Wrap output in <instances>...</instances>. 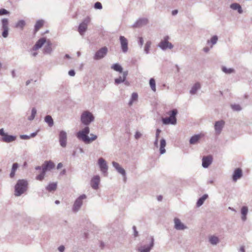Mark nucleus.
I'll use <instances>...</instances> for the list:
<instances>
[{
  "mask_svg": "<svg viewBox=\"0 0 252 252\" xmlns=\"http://www.w3.org/2000/svg\"><path fill=\"white\" fill-rule=\"evenodd\" d=\"M150 240V244L149 245H143L140 246L138 250L139 252H150L151 250L154 245V238L153 236H150L149 238Z\"/></svg>",
  "mask_w": 252,
  "mask_h": 252,
  "instance_id": "9",
  "label": "nucleus"
},
{
  "mask_svg": "<svg viewBox=\"0 0 252 252\" xmlns=\"http://www.w3.org/2000/svg\"><path fill=\"white\" fill-rule=\"evenodd\" d=\"M28 181L24 179L18 180L15 186L14 195L16 196H20L23 194L28 189Z\"/></svg>",
  "mask_w": 252,
  "mask_h": 252,
  "instance_id": "1",
  "label": "nucleus"
},
{
  "mask_svg": "<svg viewBox=\"0 0 252 252\" xmlns=\"http://www.w3.org/2000/svg\"><path fill=\"white\" fill-rule=\"evenodd\" d=\"M158 139L156 138L155 140L154 141V145L156 147H158Z\"/></svg>",
  "mask_w": 252,
  "mask_h": 252,
  "instance_id": "60",
  "label": "nucleus"
},
{
  "mask_svg": "<svg viewBox=\"0 0 252 252\" xmlns=\"http://www.w3.org/2000/svg\"><path fill=\"white\" fill-rule=\"evenodd\" d=\"M111 68L120 73L123 72V67L118 63L113 64L111 66Z\"/></svg>",
  "mask_w": 252,
  "mask_h": 252,
  "instance_id": "35",
  "label": "nucleus"
},
{
  "mask_svg": "<svg viewBox=\"0 0 252 252\" xmlns=\"http://www.w3.org/2000/svg\"><path fill=\"white\" fill-rule=\"evenodd\" d=\"M141 136H142V134L140 132L136 131L134 135V137L136 139H138L139 138H140Z\"/></svg>",
  "mask_w": 252,
  "mask_h": 252,
  "instance_id": "52",
  "label": "nucleus"
},
{
  "mask_svg": "<svg viewBox=\"0 0 252 252\" xmlns=\"http://www.w3.org/2000/svg\"><path fill=\"white\" fill-rule=\"evenodd\" d=\"M138 98V94L136 93H133L129 102H128L129 105H131L133 101L136 100Z\"/></svg>",
  "mask_w": 252,
  "mask_h": 252,
  "instance_id": "39",
  "label": "nucleus"
},
{
  "mask_svg": "<svg viewBox=\"0 0 252 252\" xmlns=\"http://www.w3.org/2000/svg\"><path fill=\"white\" fill-rule=\"evenodd\" d=\"M218 40V36L217 35H214L211 37L210 40H208L207 41V44H209L210 43H211V47H212L214 45L217 43Z\"/></svg>",
  "mask_w": 252,
  "mask_h": 252,
  "instance_id": "36",
  "label": "nucleus"
},
{
  "mask_svg": "<svg viewBox=\"0 0 252 252\" xmlns=\"http://www.w3.org/2000/svg\"><path fill=\"white\" fill-rule=\"evenodd\" d=\"M2 29H8V20L6 18H3L1 20Z\"/></svg>",
  "mask_w": 252,
  "mask_h": 252,
  "instance_id": "43",
  "label": "nucleus"
},
{
  "mask_svg": "<svg viewBox=\"0 0 252 252\" xmlns=\"http://www.w3.org/2000/svg\"><path fill=\"white\" fill-rule=\"evenodd\" d=\"M63 165L62 163L60 162V163L58 164L57 168L58 169H59L61 168H62L63 167Z\"/></svg>",
  "mask_w": 252,
  "mask_h": 252,
  "instance_id": "61",
  "label": "nucleus"
},
{
  "mask_svg": "<svg viewBox=\"0 0 252 252\" xmlns=\"http://www.w3.org/2000/svg\"><path fill=\"white\" fill-rule=\"evenodd\" d=\"M89 132L90 128L87 126L82 130L79 131L76 133V136L79 139L81 140L87 144V141L89 140L88 134Z\"/></svg>",
  "mask_w": 252,
  "mask_h": 252,
  "instance_id": "5",
  "label": "nucleus"
},
{
  "mask_svg": "<svg viewBox=\"0 0 252 252\" xmlns=\"http://www.w3.org/2000/svg\"><path fill=\"white\" fill-rule=\"evenodd\" d=\"M120 41L122 52L124 53H126L128 51L127 39L125 36L121 35L120 36Z\"/></svg>",
  "mask_w": 252,
  "mask_h": 252,
  "instance_id": "14",
  "label": "nucleus"
},
{
  "mask_svg": "<svg viewBox=\"0 0 252 252\" xmlns=\"http://www.w3.org/2000/svg\"><path fill=\"white\" fill-rule=\"evenodd\" d=\"M107 52V48L106 47H103L95 53L94 57V59L95 60L101 59L106 55Z\"/></svg>",
  "mask_w": 252,
  "mask_h": 252,
  "instance_id": "11",
  "label": "nucleus"
},
{
  "mask_svg": "<svg viewBox=\"0 0 252 252\" xmlns=\"http://www.w3.org/2000/svg\"><path fill=\"white\" fill-rule=\"evenodd\" d=\"M178 12V10H174L172 11V15L174 16L176 15Z\"/></svg>",
  "mask_w": 252,
  "mask_h": 252,
  "instance_id": "62",
  "label": "nucleus"
},
{
  "mask_svg": "<svg viewBox=\"0 0 252 252\" xmlns=\"http://www.w3.org/2000/svg\"><path fill=\"white\" fill-rule=\"evenodd\" d=\"M100 183V177L98 175L94 176L91 180V186L94 189H97Z\"/></svg>",
  "mask_w": 252,
  "mask_h": 252,
  "instance_id": "17",
  "label": "nucleus"
},
{
  "mask_svg": "<svg viewBox=\"0 0 252 252\" xmlns=\"http://www.w3.org/2000/svg\"><path fill=\"white\" fill-rule=\"evenodd\" d=\"M94 7L95 9H101L102 8V6L100 2H96L94 4Z\"/></svg>",
  "mask_w": 252,
  "mask_h": 252,
  "instance_id": "48",
  "label": "nucleus"
},
{
  "mask_svg": "<svg viewBox=\"0 0 252 252\" xmlns=\"http://www.w3.org/2000/svg\"><path fill=\"white\" fill-rule=\"evenodd\" d=\"M47 42L46 39L45 37H42L38 39L35 45L33 46L32 49V51H36L40 48H41L44 44L46 43Z\"/></svg>",
  "mask_w": 252,
  "mask_h": 252,
  "instance_id": "16",
  "label": "nucleus"
},
{
  "mask_svg": "<svg viewBox=\"0 0 252 252\" xmlns=\"http://www.w3.org/2000/svg\"><path fill=\"white\" fill-rule=\"evenodd\" d=\"M19 167V164L18 163H14L12 165V167L11 168V172L9 174V176L10 178H12L14 177L15 175V172L17 170Z\"/></svg>",
  "mask_w": 252,
  "mask_h": 252,
  "instance_id": "29",
  "label": "nucleus"
},
{
  "mask_svg": "<svg viewBox=\"0 0 252 252\" xmlns=\"http://www.w3.org/2000/svg\"><path fill=\"white\" fill-rule=\"evenodd\" d=\"M243 175L242 170L240 168H237L234 171L232 179L233 181L236 182L238 179L241 178Z\"/></svg>",
  "mask_w": 252,
  "mask_h": 252,
  "instance_id": "22",
  "label": "nucleus"
},
{
  "mask_svg": "<svg viewBox=\"0 0 252 252\" xmlns=\"http://www.w3.org/2000/svg\"><path fill=\"white\" fill-rule=\"evenodd\" d=\"M208 197L207 194H204L202 197H200L197 201L196 206L199 207L203 205L205 200Z\"/></svg>",
  "mask_w": 252,
  "mask_h": 252,
  "instance_id": "28",
  "label": "nucleus"
},
{
  "mask_svg": "<svg viewBox=\"0 0 252 252\" xmlns=\"http://www.w3.org/2000/svg\"><path fill=\"white\" fill-rule=\"evenodd\" d=\"M2 35L4 38H6L8 36L9 29H2Z\"/></svg>",
  "mask_w": 252,
  "mask_h": 252,
  "instance_id": "47",
  "label": "nucleus"
},
{
  "mask_svg": "<svg viewBox=\"0 0 252 252\" xmlns=\"http://www.w3.org/2000/svg\"><path fill=\"white\" fill-rule=\"evenodd\" d=\"M166 141L164 138H162L160 140L159 151H160V154L161 155L164 154L166 152V150L165 149V147L166 146Z\"/></svg>",
  "mask_w": 252,
  "mask_h": 252,
  "instance_id": "27",
  "label": "nucleus"
},
{
  "mask_svg": "<svg viewBox=\"0 0 252 252\" xmlns=\"http://www.w3.org/2000/svg\"><path fill=\"white\" fill-rule=\"evenodd\" d=\"M222 70L226 74H230L234 72V69L231 68H227L225 66L222 67Z\"/></svg>",
  "mask_w": 252,
  "mask_h": 252,
  "instance_id": "44",
  "label": "nucleus"
},
{
  "mask_svg": "<svg viewBox=\"0 0 252 252\" xmlns=\"http://www.w3.org/2000/svg\"><path fill=\"white\" fill-rule=\"evenodd\" d=\"M148 20L147 18H140L137 20L132 25L133 28H140L148 23Z\"/></svg>",
  "mask_w": 252,
  "mask_h": 252,
  "instance_id": "19",
  "label": "nucleus"
},
{
  "mask_svg": "<svg viewBox=\"0 0 252 252\" xmlns=\"http://www.w3.org/2000/svg\"><path fill=\"white\" fill-rule=\"evenodd\" d=\"M87 197L85 194H82L78 197L74 202L72 210L74 212L78 211L82 205V200L86 199Z\"/></svg>",
  "mask_w": 252,
  "mask_h": 252,
  "instance_id": "8",
  "label": "nucleus"
},
{
  "mask_svg": "<svg viewBox=\"0 0 252 252\" xmlns=\"http://www.w3.org/2000/svg\"><path fill=\"white\" fill-rule=\"evenodd\" d=\"M36 112L37 111L36 108L35 107L32 108V109L31 115L30 117H29L28 119L29 121L33 120L34 119L35 116L36 114Z\"/></svg>",
  "mask_w": 252,
  "mask_h": 252,
  "instance_id": "42",
  "label": "nucleus"
},
{
  "mask_svg": "<svg viewBox=\"0 0 252 252\" xmlns=\"http://www.w3.org/2000/svg\"><path fill=\"white\" fill-rule=\"evenodd\" d=\"M209 242L213 245H216L219 243V239L215 236H211L209 237Z\"/></svg>",
  "mask_w": 252,
  "mask_h": 252,
  "instance_id": "33",
  "label": "nucleus"
},
{
  "mask_svg": "<svg viewBox=\"0 0 252 252\" xmlns=\"http://www.w3.org/2000/svg\"><path fill=\"white\" fill-rule=\"evenodd\" d=\"M45 121L50 126H52L54 124L53 120L50 115H47L45 117Z\"/></svg>",
  "mask_w": 252,
  "mask_h": 252,
  "instance_id": "37",
  "label": "nucleus"
},
{
  "mask_svg": "<svg viewBox=\"0 0 252 252\" xmlns=\"http://www.w3.org/2000/svg\"><path fill=\"white\" fill-rule=\"evenodd\" d=\"M240 251L241 252H245V248L244 246H242L241 247L240 249Z\"/></svg>",
  "mask_w": 252,
  "mask_h": 252,
  "instance_id": "64",
  "label": "nucleus"
},
{
  "mask_svg": "<svg viewBox=\"0 0 252 252\" xmlns=\"http://www.w3.org/2000/svg\"><path fill=\"white\" fill-rule=\"evenodd\" d=\"M38 130L34 132H33V133H32L30 135V138L31 137H35L37 134V132H38Z\"/></svg>",
  "mask_w": 252,
  "mask_h": 252,
  "instance_id": "57",
  "label": "nucleus"
},
{
  "mask_svg": "<svg viewBox=\"0 0 252 252\" xmlns=\"http://www.w3.org/2000/svg\"><path fill=\"white\" fill-rule=\"evenodd\" d=\"M200 88V84L199 83H195L191 88L190 90V93L191 94H196L197 90Z\"/></svg>",
  "mask_w": 252,
  "mask_h": 252,
  "instance_id": "32",
  "label": "nucleus"
},
{
  "mask_svg": "<svg viewBox=\"0 0 252 252\" xmlns=\"http://www.w3.org/2000/svg\"><path fill=\"white\" fill-rule=\"evenodd\" d=\"M26 23L24 20H21L19 21L16 24L15 27L17 28H20L21 30L23 29L24 26H25Z\"/></svg>",
  "mask_w": 252,
  "mask_h": 252,
  "instance_id": "38",
  "label": "nucleus"
},
{
  "mask_svg": "<svg viewBox=\"0 0 252 252\" xmlns=\"http://www.w3.org/2000/svg\"><path fill=\"white\" fill-rule=\"evenodd\" d=\"M68 74L70 76H75V71L74 70H73V69L70 70L68 71Z\"/></svg>",
  "mask_w": 252,
  "mask_h": 252,
  "instance_id": "56",
  "label": "nucleus"
},
{
  "mask_svg": "<svg viewBox=\"0 0 252 252\" xmlns=\"http://www.w3.org/2000/svg\"><path fill=\"white\" fill-rule=\"evenodd\" d=\"M200 138V135H195L191 137L189 140V143L190 144H195L199 140Z\"/></svg>",
  "mask_w": 252,
  "mask_h": 252,
  "instance_id": "34",
  "label": "nucleus"
},
{
  "mask_svg": "<svg viewBox=\"0 0 252 252\" xmlns=\"http://www.w3.org/2000/svg\"><path fill=\"white\" fill-rule=\"evenodd\" d=\"M20 138L22 139H29L30 138V136L28 135H21Z\"/></svg>",
  "mask_w": 252,
  "mask_h": 252,
  "instance_id": "53",
  "label": "nucleus"
},
{
  "mask_svg": "<svg viewBox=\"0 0 252 252\" xmlns=\"http://www.w3.org/2000/svg\"><path fill=\"white\" fill-rule=\"evenodd\" d=\"M169 37L168 36H165L163 40H161L158 44L159 47L162 50H165L167 49H171L173 48V44L168 41Z\"/></svg>",
  "mask_w": 252,
  "mask_h": 252,
  "instance_id": "6",
  "label": "nucleus"
},
{
  "mask_svg": "<svg viewBox=\"0 0 252 252\" xmlns=\"http://www.w3.org/2000/svg\"><path fill=\"white\" fill-rule=\"evenodd\" d=\"M248 213V208L247 206H243L241 209V213L242 215L241 219L243 221L247 220V215Z\"/></svg>",
  "mask_w": 252,
  "mask_h": 252,
  "instance_id": "26",
  "label": "nucleus"
},
{
  "mask_svg": "<svg viewBox=\"0 0 252 252\" xmlns=\"http://www.w3.org/2000/svg\"><path fill=\"white\" fill-rule=\"evenodd\" d=\"M90 135L91 137H89V140L87 141V144H89L97 139V136L96 135L91 133Z\"/></svg>",
  "mask_w": 252,
  "mask_h": 252,
  "instance_id": "45",
  "label": "nucleus"
},
{
  "mask_svg": "<svg viewBox=\"0 0 252 252\" xmlns=\"http://www.w3.org/2000/svg\"><path fill=\"white\" fill-rule=\"evenodd\" d=\"M31 54L33 57H36L37 55V52H36L35 51H32L31 50Z\"/></svg>",
  "mask_w": 252,
  "mask_h": 252,
  "instance_id": "58",
  "label": "nucleus"
},
{
  "mask_svg": "<svg viewBox=\"0 0 252 252\" xmlns=\"http://www.w3.org/2000/svg\"><path fill=\"white\" fill-rule=\"evenodd\" d=\"M132 229L133 230V231H134V234H133L134 236L135 237L138 236V231L136 230V226H133Z\"/></svg>",
  "mask_w": 252,
  "mask_h": 252,
  "instance_id": "51",
  "label": "nucleus"
},
{
  "mask_svg": "<svg viewBox=\"0 0 252 252\" xmlns=\"http://www.w3.org/2000/svg\"><path fill=\"white\" fill-rule=\"evenodd\" d=\"M57 183H51L46 187V189L48 191H54L57 189Z\"/></svg>",
  "mask_w": 252,
  "mask_h": 252,
  "instance_id": "30",
  "label": "nucleus"
},
{
  "mask_svg": "<svg viewBox=\"0 0 252 252\" xmlns=\"http://www.w3.org/2000/svg\"><path fill=\"white\" fill-rule=\"evenodd\" d=\"M87 23L88 21L85 20L78 27V31L81 35L84 34L87 29Z\"/></svg>",
  "mask_w": 252,
  "mask_h": 252,
  "instance_id": "20",
  "label": "nucleus"
},
{
  "mask_svg": "<svg viewBox=\"0 0 252 252\" xmlns=\"http://www.w3.org/2000/svg\"><path fill=\"white\" fill-rule=\"evenodd\" d=\"M230 7L234 10H237L239 14H242L243 13L242 7L240 4L238 3H232L230 5Z\"/></svg>",
  "mask_w": 252,
  "mask_h": 252,
  "instance_id": "25",
  "label": "nucleus"
},
{
  "mask_svg": "<svg viewBox=\"0 0 252 252\" xmlns=\"http://www.w3.org/2000/svg\"><path fill=\"white\" fill-rule=\"evenodd\" d=\"M144 43L143 39L142 37H139L138 40V44L140 46V47H142Z\"/></svg>",
  "mask_w": 252,
  "mask_h": 252,
  "instance_id": "50",
  "label": "nucleus"
},
{
  "mask_svg": "<svg viewBox=\"0 0 252 252\" xmlns=\"http://www.w3.org/2000/svg\"><path fill=\"white\" fill-rule=\"evenodd\" d=\"M112 165L118 173L122 174L124 176H126V173L125 169L122 168L118 163L115 161H113Z\"/></svg>",
  "mask_w": 252,
  "mask_h": 252,
  "instance_id": "21",
  "label": "nucleus"
},
{
  "mask_svg": "<svg viewBox=\"0 0 252 252\" xmlns=\"http://www.w3.org/2000/svg\"><path fill=\"white\" fill-rule=\"evenodd\" d=\"M9 14V12L4 8L0 9V15H3Z\"/></svg>",
  "mask_w": 252,
  "mask_h": 252,
  "instance_id": "49",
  "label": "nucleus"
},
{
  "mask_svg": "<svg viewBox=\"0 0 252 252\" xmlns=\"http://www.w3.org/2000/svg\"><path fill=\"white\" fill-rule=\"evenodd\" d=\"M94 120V117L92 113L88 111H85L82 113L81 116V121L85 126L89 125Z\"/></svg>",
  "mask_w": 252,
  "mask_h": 252,
  "instance_id": "3",
  "label": "nucleus"
},
{
  "mask_svg": "<svg viewBox=\"0 0 252 252\" xmlns=\"http://www.w3.org/2000/svg\"><path fill=\"white\" fill-rule=\"evenodd\" d=\"M161 132V130L159 128L157 129L156 133V138L158 139L159 135Z\"/></svg>",
  "mask_w": 252,
  "mask_h": 252,
  "instance_id": "55",
  "label": "nucleus"
},
{
  "mask_svg": "<svg viewBox=\"0 0 252 252\" xmlns=\"http://www.w3.org/2000/svg\"><path fill=\"white\" fill-rule=\"evenodd\" d=\"M127 74H128L127 71H124L123 72L122 76H120L118 78H116L115 79V84H119L120 83L125 82Z\"/></svg>",
  "mask_w": 252,
  "mask_h": 252,
  "instance_id": "24",
  "label": "nucleus"
},
{
  "mask_svg": "<svg viewBox=\"0 0 252 252\" xmlns=\"http://www.w3.org/2000/svg\"><path fill=\"white\" fill-rule=\"evenodd\" d=\"M149 84L151 87V89L154 91L156 92V82L154 78H152L150 79Z\"/></svg>",
  "mask_w": 252,
  "mask_h": 252,
  "instance_id": "41",
  "label": "nucleus"
},
{
  "mask_svg": "<svg viewBox=\"0 0 252 252\" xmlns=\"http://www.w3.org/2000/svg\"><path fill=\"white\" fill-rule=\"evenodd\" d=\"M225 125V122L220 120L216 122L214 126L215 130L217 134H220Z\"/></svg>",
  "mask_w": 252,
  "mask_h": 252,
  "instance_id": "15",
  "label": "nucleus"
},
{
  "mask_svg": "<svg viewBox=\"0 0 252 252\" xmlns=\"http://www.w3.org/2000/svg\"><path fill=\"white\" fill-rule=\"evenodd\" d=\"M174 228L177 230H183L188 228V227L182 223L181 220L177 218L174 219Z\"/></svg>",
  "mask_w": 252,
  "mask_h": 252,
  "instance_id": "12",
  "label": "nucleus"
},
{
  "mask_svg": "<svg viewBox=\"0 0 252 252\" xmlns=\"http://www.w3.org/2000/svg\"><path fill=\"white\" fill-rule=\"evenodd\" d=\"M203 50L205 53H208L210 50V48L208 47H205L203 48Z\"/></svg>",
  "mask_w": 252,
  "mask_h": 252,
  "instance_id": "59",
  "label": "nucleus"
},
{
  "mask_svg": "<svg viewBox=\"0 0 252 252\" xmlns=\"http://www.w3.org/2000/svg\"><path fill=\"white\" fill-rule=\"evenodd\" d=\"M177 113L178 111L176 109H173L170 111V116L169 117L162 118V121L163 124L164 125L176 124L177 122L176 116L177 114Z\"/></svg>",
  "mask_w": 252,
  "mask_h": 252,
  "instance_id": "4",
  "label": "nucleus"
},
{
  "mask_svg": "<svg viewBox=\"0 0 252 252\" xmlns=\"http://www.w3.org/2000/svg\"><path fill=\"white\" fill-rule=\"evenodd\" d=\"M152 42L150 41H147L144 47V52L146 54H148L149 53L150 48L151 47Z\"/></svg>",
  "mask_w": 252,
  "mask_h": 252,
  "instance_id": "40",
  "label": "nucleus"
},
{
  "mask_svg": "<svg viewBox=\"0 0 252 252\" xmlns=\"http://www.w3.org/2000/svg\"><path fill=\"white\" fill-rule=\"evenodd\" d=\"M55 165L51 160H46L44 162L42 165V171L41 173L36 176L35 179L37 180L42 181L45 176L46 172L47 171H50L55 168Z\"/></svg>",
  "mask_w": 252,
  "mask_h": 252,
  "instance_id": "2",
  "label": "nucleus"
},
{
  "mask_svg": "<svg viewBox=\"0 0 252 252\" xmlns=\"http://www.w3.org/2000/svg\"><path fill=\"white\" fill-rule=\"evenodd\" d=\"M98 164L102 173L105 176H107L108 166L106 161L102 158H100L98 160Z\"/></svg>",
  "mask_w": 252,
  "mask_h": 252,
  "instance_id": "10",
  "label": "nucleus"
},
{
  "mask_svg": "<svg viewBox=\"0 0 252 252\" xmlns=\"http://www.w3.org/2000/svg\"><path fill=\"white\" fill-rule=\"evenodd\" d=\"M35 169L36 170H42V166H36L35 167Z\"/></svg>",
  "mask_w": 252,
  "mask_h": 252,
  "instance_id": "63",
  "label": "nucleus"
},
{
  "mask_svg": "<svg viewBox=\"0 0 252 252\" xmlns=\"http://www.w3.org/2000/svg\"><path fill=\"white\" fill-rule=\"evenodd\" d=\"M58 249L60 252H63L65 250V247L64 246L61 245L58 247Z\"/></svg>",
  "mask_w": 252,
  "mask_h": 252,
  "instance_id": "54",
  "label": "nucleus"
},
{
  "mask_svg": "<svg viewBox=\"0 0 252 252\" xmlns=\"http://www.w3.org/2000/svg\"><path fill=\"white\" fill-rule=\"evenodd\" d=\"M0 135L2 136L0 140L6 143L14 141L16 138L15 136L8 135L7 133H5L3 128L0 129Z\"/></svg>",
  "mask_w": 252,
  "mask_h": 252,
  "instance_id": "7",
  "label": "nucleus"
},
{
  "mask_svg": "<svg viewBox=\"0 0 252 252\" xmlns=\"http://www.w3.org/2000/svg\"><path fill=\"white\" fill-rule=\"evenodd\" d=\"M44 24V21L42 20H38L34 26V32H37L41 27H42L43 26Z\"/></svg>",
  "mask_w": 252,
  "mask_h": 252,
  "instance_id": "31",
  "label": "nucleus"
},
{
  "mask_svg": "<svg viewBox=\"0 0 252 252\" xmlns=\"http://www.w3.org/2000/svg\"><path fill=\"white\" fill-rule=\"evenodd\" d=\"M231 107L233 110L236 111H239L242 109L241 107L239 104H232Z\"/></svg>",
  "mask_w": 252,
  "mask_h": 252,
  "instance_id": "46",
  "label": "nucleus"
},
{
  "mask_svg": "<svg viewBox=\"0 0 252 252\" xmlns=\"http://www.w3.org/2000/svg\"><path fill=\"white\" fill-rule=\"evenodd\" d=\"M52 43L50 40H47L46 45L43 49V53L45 54H50L52 52Z\"/></svg>",
  "mask_w": 252,
  "mask_h": 252,
  "instance_id": "23",
  "label": "nucleus"
},
{
  "mask_svg": "<svg viewBox=\"0 0 252 252\" xmlns=\"http://www.w3.org/2000/svg\"><path fill=\"white\" fill-rule=\"evenodd\" d=\"M213 158L211 156H204L202 158V165L204 168H207L212 163Z\"/></svg>",
  "mask_w": 252,
  "mask_h": 252,
  "instance_id": "18",
  "label": "nucleus"
},
{
  "mask_svg": "<svg viewBox=\"0 0 252 252\" xmlns=\"http://www.w3.org/2000/svg\"><path fill=\"white\" fill-rule=\"evenodd\" d=\"M59 142L62 147H65L67 143V134L65 131L62 130L59 133Z\"/></svg>",
  "mask_w": 252,
  "mask_h": 252,
  "instance_id": "13",
  "label": "nucleus"
}]
</instances>
